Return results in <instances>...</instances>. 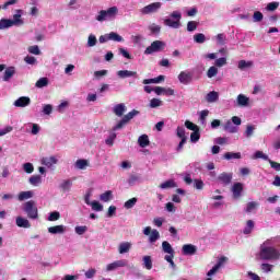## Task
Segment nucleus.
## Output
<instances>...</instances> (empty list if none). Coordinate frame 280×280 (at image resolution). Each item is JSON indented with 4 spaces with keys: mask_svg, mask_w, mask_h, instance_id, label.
I'll return each mask as SVG.
<instances>
[{
    "mask_svg": "<svg viewBox=\"0 0 280 280\" xmlns=\"http://www.w3.org/2000/svg\"><path fill=\"white\" fill-rule=\"evenodd\" d=\"M280 258V253L277 248L270 245V241H266L260 245V250L258 253V259L261 261H275Z\"/></svg>",
    "mask_w": 280,
    "mask_h": 280,
    "instance_id": "f257e3e1",
    "label": "nucleus"
},
{
    "mask_svg": "<svg viewBox=\"0 0 280 280\" xmlns=\"http://www.w3.org/2000/svg\"><path fill=\"white\" fill-rule=\"evenodd\" d=\"M119 14V9L117 7H112L107 10H101L96 16V21L104 23V21H115Z\"/></svg>",
    "mask_w": 280,
    "mask_h": 280,
    "instance_id": "f03ea898",
    "label": "nucleus"
},
{
    "mask_svg": "<svg viewBox=\"0 0 280 280\" xmlns=\"http://www.w3.org/2000/svg\"><path fill=\"white\" fill-rule=\"evenodd\" d=\"M22 210L27 215L28 220H38V206H36V201L30 200L24 202Z\"/></svg>",
    "mask_w": 280,
    "mask_h": 280,
    "instance_id": "7ed1b4c3",
    "label": "nucleus"
},
{
    "mask_svg": "<svg viewBox=\"0 0 280 280\" xmlns=\"http://www.w3.org/2000/svg\"><path fill=\"white\" fill-rule=\"evenodd\" d=\"M180 19H183V13L180 11H173L170 18L164 20V25L173 30H178L180 27Z\"/></svg>",
    "mask_w": 280,
    "mask_h": 280,
    "instance_id": "20e7f679",
    "label": "nucleus"
},
{
    "mask_svg": "<svg viewBox=\"0 0 280 280\" xmlns=\"http://www.w3.org/2000/svg\"><path fill=\"white\" fill-rule=\"evenodd\" d=\"M162 250L166 254L164 257L165 261L170 264L173 270L176 269V264L174 262V248L172 247V244L167 241L162 242Z\"/></svg>",
    "mask_w": 280,
    "mask_h": 280,
    "instance_id": "39448f33",
    "label": "nucleus"
},
{
    "mask_svg": "<svg viewBox=\"0 0 280 280\" xmlns=\"http://www.w3.org/2000/svg\"><path fill=\"white\" fill-rule=\"evenodd\" d=\"M137 115H139V110L137 109H132L131 112H129L128 114H126L122 119L113 127V131H117V130H121V128H124V126L128 125L130 122V120L135 119V117H137Z\"/></svg>",
    "mask_w": 280,
    "mask_h": 280,
    "instance_id": "423d86ee",
    "label": "nucleus"
},
{
    "mask_svg": "<svg viewBox=\"0 0 280 280\" xmlns=\"http://www.w3.org/2000/svg\"><path fill=\"white\" fill-rule=\"evenodd\" d=\"M165 42L163 40H154L151 43L149 47L145 48L144 54L145 56H152V54H159L165 49Z\"/></svg>",
    "mask_w": 280,
    "mask_h": 280,
    "instance_id": "0eeeda50",
    "label": "nucleus"
},
{
    "mask_svg": "<svg viewBox=\"0 0 280 280\" xmlns=\"http://www.w3.org/2000/svg\"><path fill=\"white\" fill-rule=\"evenodd\" d=\"M161 8H163L162 2H153L140 9V14H142L143 16L148 14H156V12H159Z\"/></svg>",
    "mask_w": 280,
    "mask_h": 280,
    "instance_id": "6e6552de",
    "label": "nucleus"
},
{
    "mask_svg": "<svg viewBox=\"0 0 280 280\" xmlns=\"http://www.w3.org/2000/svg\"><path fill=\"white\" fill-rule=\"evenodd\" d=\"M177 80L180 84L187 86L188 84H191L194 82V73H191V71L189 70H184L179 72V74L177 75Z\"/></svg>",
    "mask_w": 280,
    "mask_h": 280,
    "instance_id": "1a4fd4ad",
    "label": "nucleus"
},
{
    "mask_svg": "<svg viewBox=\"0 0 280 280\" xmlns=\"http://www.w3.org/2000/svg\"><path fill=\"white\" fill-rule=\"evenodd\" d=\"M217 183L223 187H229L233 183V173L223 172L217 177Z\"/></svg>",
    "mask_w": 280,
    "mask_h": 280,
    "instance_id": "9d476101",
    "label": "nucleus"
},
{
    "mask_svg": "<svg viewBox=\"0 0 280 280\" xmlns=\"http://www.w3.org/2000/svg\"><path fill=\"white\" fill-rule=\"evenodd\" d=\"M11 23L13 24V27H22V25H25V20H23V10H15L13 19H11Z\"/></svg>",
    "mask_w": 280,
    "mask_h": 280,
    "instance_id": "9b49d317",
    "label": "nucleus"
},
{
    "mask_svg": "<svg viewBox=\"0 0 280 280\" xmlns=\"http://www.w3.org/2000/svg\"><path fill=\"white\" fill-rule=\"evenodd\" d=\"M126 266H128V260L126 259L116 260L106 266V272H113L114 270H117V268H126Z\"/></svg>",
    "mask_w": 280,
    "mask_h": 280,
    "instance_id": "f8f14e48",
    "label": "nucleus"
},
{
    "mask_svg": "<svg viewBox=\"0 0 280 280\" xmlns=\"http://www.w3.org/2000/svg\"><path fill=\"white\" fill-rule=\"evenodd\" d=\"M30 104H32L30 96H22L14 101L13 106H15V108H25L30 106Z\"/></svg>",
    "mask_w": 280,
    "mask_h": 280,
    "instance_id": "ddd939ff",
    "label": "nucleus"
},
{
    "mask_svg": "<svg viewBox=\"0 0 280 280\" xmlns=\"http://www.w3.org/2000/svg\"><path fill=\"white\" fill-rule=\"evenodd\" d=\"M15 224L19 229H32V223L30 222V219L25 217H16Z\"/></svg>",
    "mask_w": 280,
    "mask_h": 280,
    "instance_id": "4468645a",
    "label": "nucleus"
},
{
    "mask_svg": "<svg viewBox=\"0 0 280 280\" xmlns=\"http://www.w3.org/2000/svg\"><path fill=\"white\" fill-rule=\"evenodd\" d=\"M224 261H226V257H221L212 269L207 272V277H213L224 266Z\"/></svg>",
    "mask_w": 280,
    "mask_h": 280,
    "instance_id": "2eb2a0df",
    "label": "nucleus"
},
{
    "mask_svg": "<svg viewBox=\"0 0 280 280\" xmlns=\"http://www.w3.org/2000/svg\"><path fill=\"white\" fill-rule=\"evenodd\" d=\"M242 191H244V184L234 183L232 186L233 198L237 199L242 197Z\"/></svg>",
    "mask_w": 280,
    "mask_h": 280,
    "instance_id": "dca6fc26",
    "label": "nucleus"
},
{
    "mask_svg": "<svg viewBox=\"0 0 280 280\" xmlns=\"http://www.w3.org/2000/svg\"><path fill=\"white\" fill-rule=\"evenodd\" d=\"M153 91H154V93L156 94V95H167V96H172V95H174V89H172V88H161V86H155L154 89H153Z\"/></svg>",
    "mask_w": 280,
    "mask_h": 280,
    "instance_id": "f3484780",
    "label": "nucleus"
},
{
    "mask_svg": "<svg viewBox=\"0 0 280 280\" xmlns=\"http://www.w3.org/2000/svg\"><path fill=\"white\" fill-rule=\"evenodd\" d=\"M127 110H128V107H126V104L124 103L116 104L113 107V113L114 115H116V117H124V113H126Z\"/></svg>",
    "mask_w": 280,
    "mask_h": 280,
    "instance_id": "a211bd4d",
    "label": "nucleus"
},
{
    "mask_svg": "<svg viewBox=\"0 0 280 280\" xmlns=\"http://www.w3.org/2000/svg\"><path fill=\"white\" fill-rule=\"evenodd\" d=\"M73 187V182L71 179H63L59 184V189L62 191V194H69L71 191V188Z\"/></svg>",
    "mask_w": 280,
    "mask_h": 280,
    "instance_id": "6ab92c4d",
    "label": "nucleus"
},
{
    "mask_svg": "<svg viewBox=\"0 0 280 280\" xmlns=\"http://www.w3.org/2000/svg\"><path fill=\"white\" fill-rule=\"evenodd\" d=\"M66 232H67V226L65 225H55V226L48 228V233H50L51 235H62Z\"/></svg>",
    "mask_w": 280,
    "mask_h": 280,
    "instance_id": "aec40b11",
    "label": "nucleus"
},
{
    "mask_svg": "<svg viewBox=\"0 0 280 280\" xmlns=\"http://www.w3.org/2000/svg\"><path fill=\"white\" fill-rule=\"evenodd\" d=\"M57 163L58 159L54 155L42 159V165H45L46 167H54Z\"/></svg>",
    "mask_w": 280,
    "mask_h": 280,
    "instance_id": "412c9836",
    "label": "nucleus"
},
{
    "mask_svg": "<svg viewBox=\"0 0 280 280\" xmlns=\"http://www.w3.org/2000/svg\"><path fill=\"white\" fill-rule=\"evenodd\" d=\"M130 248H132V243L122 242L118 246V253L119 255H126V253H130Z\"/></svg>",
    "mask_w": 280,
    "mask_h": 280,
    "instance_id": "4be33fe9",
    "label": "nucleus"
},
{
    "mask_svg": "<svg viewBox=\"0 0 280 280\" xmlns=\"http://www.w3.org/2000/svg\"><path fill=\"white\" fill-rule=\"evenodd\" d=\"M198 248L195 245L186 244L182 247L183 255H196Z\"/></svg>",
    "mask_w": 280,
    "mask_h": 280,
    "instance_id": "5701e85b",
    "label": "nucleus"
},
{
    "mask_svg": "<svg viewBox=\"0 0 280 280\" xmlns=\"http://www.w3.org/2000/svg\"><path fill=\"white\" fill-rule=\"evenodd\" d=\"M118 78L125 80V78H137V71L119 70L117 72Z\"/></svg>",
    "mask_w": 280,
    "mask_h": 280,
    "instance_id": "b1692460",
    "label": "nucleus"
},
{
    "mask_svg": "<svg viewBox=\"0 0 280 280\" xmlns=\"http://www.w3.org/2000/svg\"><path fill=\"white\" fill-rule=\"evenodd\" d=\"M224 130H225V132L235 135V132H238L240 127L235 126L231 120H228L224 125Z\"/></svg>",
    "mask_w": 280,
    "mask_h": 280,
    "instance_id": "393cba45",
    "label": "nucleus"
},
{
    "mask_svg": "<svg viewBox=\"0 0 280 280\" xmlns=\"http://www.w3.org/2000/svg\"><path fill=\"white\" fill-rule=\"evenodd\" d=\"M218 100H220V94L215 91L209 92L206 95V101L208 102V104H215Z\"/></svg>",
    "mask_w": 280,
    "mask_h": 280,
    "instance_id": "a878e982",
    "label": "nucleus"
},
{
    "mask_svg": "<svg viewBox=\"0 0 280 280\" xmlns=\"http://www.w3.org/2000/svg\"><path fill=\"white\" fill-rule=\"evenodd\" d=\"M28 183L33 187H39V185H43V177L40 175H32L28 178Z\"/></svg>",
    "mask_w": 280,
    "mask_h": 280,
    "instance_id": "bb28decb",
    "label": "nucleus"
},
{
    "mask_svg": "<svg viewBox=\"0 0 280 280\" xmlns=\"http://www.w3.org/2000/svg\"><path fill=\"white\" fill-rule=\"evenodd\" d=\"M16 73V69L14 67H9L4 71L3 81L10 82L13 75Z\"/></svg>",
    "mask_w": 280,
    "mask_h": 280,
    "instance_id": "cd10ccee",
    "label": "nucleus"
},
{
    "mask_svg": "<svg viewBox=\"0 0 280 280\" xmlns=\"http://www.w3.org/2000/svg\"><path fill=\"white\" fill-rule=\"evenodd\" d=\"M30 198H34V191L32 190L21 191L18 196V200L20 202H23V200H30Z\"/></svg>",
    "mask_w": 280,
    "mask_h": 280,
    "instance_id": "c85d7f7f",
    "label": "nucleus"
},
{
    "mask_svg": "<svg viewBox=\"0 0 280 280\" xmlns=\"http://www.w3.org/2000/svg\"><path fill=\"white\" fill-rule=\"evenodd\" d=\"M165 81V75H159L158 78L153 79H144L142 81L143 84H161V82Z\"/></svg>",
    "mask_w": 280,
    "mask_h": 280,
    "instance_id": "c756f323",
    "label": "nucleus"
},
{
    "mask_svg": "<svg viewBox=\"0 0 280 280\" xmlns=\"http://www.w3.org/2000/svg\"><path fill=\"white\" fill-rule=\"evenodd\" d=\"M178 187L174 179H168L160 185V189H174Z\"/></svg>",
    "mask_w": 280,
    "mask_h": 280,
    "instance_id": "7c9ffc66",
    "label": "nucleus"
},
{
    "mask_svg": "<svg viewBox=\"0 0 280 280\" xmlns=\"http://www.w3.org/2000/svg\"><path fill=\"white\" fill-rule=\"evenodd\" d=\"M138 144L140 145V148H148V145H150V138L148 137V135H142L138 138Z\"/></svg>",
    "mask_w": 280,
    "mask_h": 280,
    "instance_id": "2f4dec72",
    "label": "nucleus"
},
{
    "mask_svg": "<svg viewBox=\"0 0 280 280\" xmlns=\"http://www.w3.org/2000/svg\"><path fill=\"white\" fill-rule=\"evenodd\" d=\"M253 65H254L253 61L240 60L237 68L241 71H246V69H252Z\"/></svg>",
    "mask_w": 280,
    "mask_h": 280,
    "instance_id": "473e14b6",
    "label": "nucleus"
},
{
    "mask_svg": "<svg viewBox=\"0 0 280 280\" xmlns=\"http://www.w3.org/2000/svg\"><path fill=\"white\" fill-rule=\"evenodd\" d=\"M100 200L102 202H110V200H113V190H106L105 192L101 194Z\"/></svg>",
    "mask_w": 280,
    "mask_h": 280,
    "instance_id": "72a5a7b5",
    "label": "nucleus"
},
{
    "mask_svg": "<svg viewBox=\"0 0 280 280\" xmlns=\"http://www.w3.org/2000/svg\"><path fill=\"white\" fill-rule=\"evenodd\" d=\"M10 27H14L11 19H1L0 20V30H10Z\"/></svg>",
    "mask_w": 280,
    "mask_h": 280,
    "instance_id": "f704fd0d",
    "label": "nucleus"
},
{
    "mask_svg": "<svg viewBox=\"0 0 280 280\" xmlns=\"http://www.w3.org/2000/svg\"><path fill=\"white\" fill-rule=\"evenodd\" d=\"M253 229H255V221L248 220L243 230L244 235H250V233H253Z\"/></svg>",
    "mask_w": 280,
    "mask_h": 280,
    "instance_id": "c9c22d12",
    "label": "nucleus"
},
{
    "mask_svg": "<svg viewBox=\"0 0 280 280\" xmlns=\"http://www.w3.org/2000/svg\"><path fill=\"white\" fill-rule=\"evenodd\" d=\"M160 238H161V233H159V230H152L151 234H149L150 244H154Z\"/></svg>",
    "mask_w": 280,
    "mask_h": 280,
    "instance_id": "e433bc0d",
    "label": "nucleus"
},
{
    "mask_svg": "<svg viewBox=\"0 0 280 280\" xmlns=\"http://www.w3.org/2000/svg\"><path fill=\"white\" fill-rule=\"evenodd\" d=\"M74 167L77 170H86V167H89V160H77Z\"/></svg>",
    "mask_w": 280,
    "mask_h": 280,
    "instance_id": "4c0bfd02",
    "label": "nucleus"
},
{
    "mask_svg": "<svg viewBox=\"0 0 280 280\" xmlns=\"http://www.w3.org/2000/svg\"><path fill=\"white\" fill-rule=\"evenodd\" d=\"M142 266L147 269V270H152V256H143L142 257Z\"/></svg>",
    "mask_w": 280,
    "mask_h": 280,
    "instance_id": "58836bf2",
    "label": "nucleus"
},
{
    "mask_svg": "<svg viewBox=\"0 0 280 280\" xmlns=\"http://www.w3.org/2000/svg\"><path fill=\"white\" fill-rule=\"evenodd\" d=\"M108 35H109V40H113L114 43H124V37L118 33L110 32L108 33Z\"/></svg>",
    "mask_w": 280,
    "mask_h": 280,
    "instance_id": "ea45409f",
    "label": "nucleus"
},
{
    "mask_svg": "<svg viewBox=\"0 0 280 280\" xmlns=\"http://www.w3.org/2000/svg\"><path fill=\"white\" fill-rule=\"evenodd\" d=\"M223 159H225V161H231L233 159H242V153L240 152H226L224 155H223Z\"/></svg>",
    "mask_w": 280,
    "mask_h": 280,
    "instance_id": "a19ab883",
    "label": "nucleus"
},
{
    "mask_svg": "<svg viewBox=\"0 0 280 280\" xmlns=\"http://www.w3.org/2000/svg\"><path fill=\"white\" fill-rule=\"evenodd\" d=\"M237 106H248V97L244 94H240L236 98Z\"/></svg>",
    "mask_w": 280,
    "mask_h": 280,
    "instance_id": "79ce46f5",
    "label": "nucleus"
},
{
    "mask_svg": "<svg viewBox=\"0 0 280 280\" xmlns=\"http://www.w3.org/2000/svg\"><path fill=\"white\" fill-rule=\"evenodd\" d=\"M195 43L202 45V43H207V36L202 33H197L194 35Z\"/></svg>",
    "mask_w": 280,
    "mask_h": 280,
    "instance_id": "37998d69",
    "label": "nucleus"
},
{
    "mask_svg": "<svg viewBox=\"0 0 280 280\" xmlns=\"http://www.w3.org/2000/svg\"><path fill=\"white\" fill-rule=\"evenodd\" d=\"M49 84V79L47 78H40L39 80H37V82L35 83L36 89H45V86H48Z\"/></svg>",
    "mask_w": 280,
    "mask_h": 280,
    "instance_id": "c03bdc74",
    "label": "nucleus"
},
{
    "mask_svg": "<svg viewBox=\"0 0 280 280\" xmlns=\"http://www.w3.org/2000/svg\"><path fill=\"white\" fill-rule=\"evenodd\" d=\"M257 207H259L257 201H250L246 205L245 211L246 213H253Z\"/></svg>",
    "mask_w": 280,
    "mask_h": 280,
    "instance_id": "a18cd8bd",
    "label": "nucleus"
},
{
    "mask_svg": "<svg viewBox=\"0 0 280 280\" xmlns=\"http://www.w3.org/2000/svg\"><path fill=\"white\" fill-rule=\"evenodd\" d=\"M217 45L224 46L226 45V35L224 33H220L215 36Z\"/></svg>",
    "mask_w": 280,
    "mask_h": 280,
    "instance_id": "49530a36",
    "label": "nucleus"
},
{
    "mask_svg": "<svg viewBox=\"0 0 280 280\" xmlns=\"http://www.w3.org/2000/svg\"><path fill=\"white\" fill-rule=\"evenodd\" d=\"M97 45V37L94 34H90L88 37L86 47H95Z\"/></svg>",
    "mask_w": 280,
    "mask_h": 280,
    "instance_id": "de8ad7c7",
    "label": "nucleus"
},
{
    "mask_svg": "<svg viewBox=\"0 0 280 280\" xmlns=\"http://www.w3.org/2000/svg\"><path fill=\"white\" fill-rule=\"evenodd\" d=\"M137 183H141V177L139 175H130L128 179V185L132 187L133 185H137Z\"/></svg>",
    "mask_w": 280,
    "mask_h": 280,
    "instance_id": "09e8293b",
    "label": "nucleus"
},
{
    "mask_svg": "<svg viewBox=\"0 0 280 280\" xmlns=\"http://www.w3.org/2000/svg\"><path fill=\"white\" fill-rule=\"evenodd\" d=\"M23 167V171L26 173V174H33L34 173V164L30 163V162H26L22 165Z\"/></svg>",
    "mask_w": 280,
    "mask_h": 280,
    "instance_id": "8fccbe9b",
    "label": "nucleus"
},
{
    "mask_svg": "<svg viewBox=\"0 0 280 280\" xmlns=\"http://www.w3.org/2000/svg\"><path fill=\"white\" fill-rule=\"evenodd\" d=\"M28 54H33V56H40V48L38 45L30 46L27 48Z\"/></svg>",
    "mask_w": 280,
    "mask_h": 280,
    "instance_id": "3c124183",
    "label": "nucleus"
},
{
    "mask_svg": "<svg viewBox=\"0 0 280 280\" xmlns=\"http://www.w3.org/2000/svg\"><path fill=\"white\" fill-rule=\"evenodd\" d=\"M58 220H60V212H58V211H52V212L49 213V215H48V222H56V221H58Z\"/></svg>",
    "mask_w": 280,
    "mask_h": 280,
    "instance_id": "603ef678",
    "label": "nucleus"
},
{
    "mask_svg": "<svg viewBox=\"0 0 280 280\" xmlns=\"http://www.w3.org/2000/svg\"><path fill=\"white\" fill-rule=\"evenodd\" d=\"M215 75H218V67L217 66H211L207 71V77L208 78H215Z\"/></svg>",
    "mask_w": 280,
    "mask_h": 280,
    "instance_id": "864d4df0",
    "label": "nucleus"
},
{
    "mask_svg": "<svg viewBox=\"0 0 280 280\" xmlns=\"http://www.w3.org/2000/svg\"><path fill=\"white\" fill-rule=\"evenodd\" d=\"M162 105H163V101L159 98H152L149 104L150 108H159V106H162Z\"/></svg>",
    "mask_w": 280,
    "mask_h": 280,
    "instance_id": "5fc2aeb1",
    "label": "nucleus"
},
{
    "mask_svg": "<svg viewBox=\"0 0 280 280\" xmlns=\"http://www.w3.org/2000/svg\"><path fill=\"white\" fill-rule=\"evenodd\" d=\"M185 126L188 130H192V132L200 131V128L198 126L189 120L185 121Z\"/></svg>",
    "mask_w": 280,
    "mask_h": 280,
    "instance_id": "6e6d98bb",
    "label": "nucleus"
},
{
    "mask_svg": "<svg viewBox=\"0 0 280 280\" xmlns=\"http://www.w3.org/2000/svg\"><path fill=\"white\" fill-rule=\"evenodd\" d=\"M137 201H138L137 197H133V198L127 200L124 205L125 209H132V207H135V205H137Z\"/></svg>",
    "mask_w": 280,
    "mask_h": 280,
    "instance_id": "4d7b16f0",
    "label": "nucleus"
},
{
    "mask_svg": "<svg viewBox=\"0 0 280 280\" xmlns=\"http://www.w3.org/2000/svg\"><path fill=\"white\" fill-rule=\"evenodd\" d=\"M90 207H92V211H104V206L100 201H92Z\"/></svg>",
    "mask_w": 280,
    "mask_h": 280,
    "instance_id": "13d9d810",
    "label": "nucleus"
},
{
    "mask_svg": "<svg viewBox=\"0 0 280 280\" xmlns=\"http://www.w3.org/2000/svg\"><path fill=\"white\" fill-rule=\"evenodd\" d=\"M86 231H89V228L85 225H78L74 228L77 235H84Z\"/></svg>",
    "mask_w": 280,
    "mask_h": 280,
    "instance_id": "bf43d9fd",
    "label": "nucleus"
},
{
    "mask_svg": "<svg viewBox=\"0 0 280 280\" xmlns=\"http://www.w3.org/2000/svg\"><path fill=\"white\" fill-rule=\"evenodd\" d=\"M255 133V126L253 125H247L246 130H245V137L247 139H250V137Z\"/></svg>",
    "mask_w": 280,
    "mask_h": 280,
    "instance_id": "052dcab7",
    "label": "nucleus"
},
{
    "mask_svg": "<svg viewBox=\"0 0 280 280\" xmlns=\"http://www.w3.org/2000/svg\"><path fill=\"white\" fill-rule=\"evenodd\" d=\"M196 30H198V22L189 21L187 23V32H196Z\"/></svg>",
    "mask_w": 280,
    "mask_h": 280,
    "instance_id": "680f3d73",
    "label": "nucleus"
},
{
    "mask_svg": "<svg viewBox=\"0 0 280 280\" xmlns=\"http://www.w3.org/2000/svg\"><path fill=\"white\" fill-rule=\"evenodd\" d=\"M253 159H262V161H270V158L261 151H256Z\"/></svg>",
    "mask_w": 280,
    "mask_h": 280,
    "instance_id": "e2e57ef3",
    "label": "nucleus"
},
{
    "mask_svg": "<svg viewBox=\"0 0 280 280\" xmlns=\"http://www.w3.org/2000/svg\"><path fill=\"white\" fill-rule=\"evenodd\" d=\"M272 268H275V266H272V265H270V264H268V262H264V264L260 265V269H261L264 272H266V273L272 272Z\"/></svg>",
    "mask_w": 280,
    "mask_h": 280,
    "instance_id": "0e129e2a",
    "label": "nucleus"
},
{
    "mask_svg": "<svg viewBox=\"0 0 280 280\" xmlns=\"http://www.w3.org/2000/svg\"><path fill=\"white\" fill-rule=\"evenodd\" d=\"M279 8V2H270L267 4L266 10L267 12H275Z\"/></svg>",
    "mask_w": 280,
    "mask_h": 280,
    "instance_id": "69168bd1",
    "label": "nucleus"
},
{
    "mask_svg": "<svg viewBox=\"0 0 280 280\" xmlns=\"http://www.w3.org/2000/svg\"><path fill=\"white\" fill-rule=\"evenodd\" d=\"M176 136L182 140H187V136H185V129L183 127H177Z\"/></svg>",
    "mask_w": 280,
    "mask_h": 280,
    "instance_id": "338daca9",
    "label": "nucleus"
},
{
    "mask_svg": "<svg viewBox=\"0 0 280 280\" xmlns=\"http://www.w3.org/2000/svg\"><path fill=\"white\" fill-rule=\"evenodd\" d=\"M226 65V57H221L214 61V67H224Z\"/></svg>",
    "mask_w": 280,
    "mask_h": 280,
    "instance_id": "774afa93",
    "label": "nucleus"
}]
</instances>
